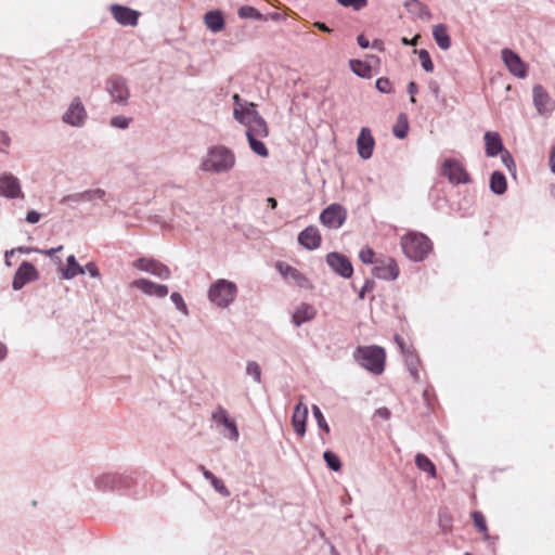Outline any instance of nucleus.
I'll list each match as a JSON object with an SVG mask.
<instances>
[{
	"mask_svg": "<svg viewBox=\"0 0 555 555\" xmlns=\"http://www.w3.org/2000/svg\"><path fill=\"white\" fill-rule=\"evenodd\" d=\"M237 295V286L234 282L219 279L208 289L209 300L219 308L229 307Z\"/></svg>",
	"mask_w": 555,
	"mask_h": 555,
	"instance_id": "nucleus-4",
	"label": "nucleus"
},
{
	"mask_svg": "<svg viewBox=\"0 0 555 555\" xmlns=\"http://www.w3.org/2000/svg\"><path fill=\"white\" fill-rule=\"evenodd\" d=\"M204 24L212 34L222 31L225 27L223 13L220 10H210L204 15Z\"/></svg>",
	"mask_w": 555,
	"mask_h": 555,
	"instance_id": "nucleus-27",
	"label": "nucleus"
},
{
	"mask_svg": "<svg viewBox=\"0 0 555 555\" xmlns=\"http://www.w3.org/2000/svg\"><path fill=\"white\" fill-rule=\"evenodd\" d=\"M375 286H376V283L373 279H366L364 281L363 286L359 291V294H358L359 299H361V300L364 299L365 294L372 292L375 288Z\"/></svg>",
	"mask_w": 555,
	"mask_h": 555,
	"instance_id": "nucleus-52",
	"label": "nucleus"
},
{
	"mask_svg": "<svg viewBox=\"0 0 555 555\" xmlns=\"http://www.w3.org/2000/svg\"><path fill=\"white\" fill-rule=\"evenodd\" d=\"M374 416L388 421L391 416V412L388 408L382 406L375 410Z\"/></svg>",
	"mask_w": 555,
	"mask_h": 555,
	"instance_id": "nucleus-57",
	"label": "nucleus"
},
{
	"mask_svg": "<svg viewBox=\"0 0 555 555\" xmlns=\"http://www.w3.org/2000/svg\"><path fill=\"white\" fill-rule=\"evenodd\" d=\"M375 146V140L372 135L371 130L367 127H363L357 138V151L359 156L367 160L372 157Z\"/></svg>",
	"mask_w": 555,
	"mask_h": 555,
	"instance_id": "nucleus-22",
	"label": "nucleus"
},
{
	"mask_svg": "<svg viewBox=\"0 0 555 555\" xmlns=\"http://www.w3.org/2000/svg\"><path fill=\"white\" fill-rule=\"evenodd\" d=\"M353 358L360 366L373 374H382L385 370L386 351L377 345L359 346Z\"/></svg>",
	"mask_w": 555,
	"mask_h": 555,
	"instance_id": "nucleus-3",
	"label": "nucleus"
},
{
	"mask_svg": "<svg viewBox=\"0 0 555 555\" xmlns=\"http://www.w3.org/2000/svg\"><path fill=\"white\" fill-rule=\"evenodd\" d=\"M414 53H416L418 55L422 68L426 73H431L434 70V63L431 61L429 52L426 49H420V50H414Z\"/></svg>",
	"mask_w": 555,
	"mask_h": 555,
	"instance_id": "nucleus-41",
	"label": "nucleus"
},
{
	"mask_svg": "<svg viewBox=\"0 0 555 555\" xmlns=\"http://www.w3.org/2000/svg\"><path fill=\"white\" fill-rule=\"evenodd\" d=\"M0 196L8 199L25 197L20 180L13 173L2 172L0 175Z\"/></svg>",
	"mask_w": 555,
	"mask_h": 555,
	"instance_id": "nucleus-12",
	"label": "nucleus"
},
{
	"mask_svg": "<svg viewBox=\"0 0 555 555\" xmlns=\"http://www.w3.org/2000/svg\"><path fill=\"white\" fill-rule=\"evenodd\" d=\"M415 464L418 469L429 474L431 477L436 476V472H437L436 466L431 462V460L428 456H426L425 454L417 453L415 455Z\"/></svg>",
	"mask_w": 555,
	"mask_h": 555,
	"instance_id": "nucleus-36",
	"label": "nucleus"
},
{
	"mask_svg": "<svg viewBox=\"0 0 555 555\" xmlns=\"http://www.w3.org/2000/svg\"><path fill=\"white\" fill-rule=\"evenodd\" d=\"M347 217L348 211L341 204L332 203L321 211L319 221L327 229L337 230L344 225Z\"/></svg>",
	"mask_w": 555,
	"mask_h": 555,
	"instance_id": "nucleus-6",
	"label": "nucleus"
},
{
	"mask_svg": "<svg viewBox=\"0 0 555 555\" xmlns=\"http://www.w3.org/2000/svg\"><path fill=\"white\" fill-rule=\"evenodd\" d=\"M246 374L250 375L256 383L261 382V367L256 361L247 362Z\"/></svg>",
	"mask_w": 555,
	"mask_h": 555,
	"instance_id": "nucleus-44",
	"label": "nucleus"
},
{
	"mask_svg": "<svg viewBox=\"0 0 555 555\" xmlns=\"http://www.w3.org/2000/svg\"><path fill=\"white\" fill-rule=\"evenodd\" d=\"M323 460L327 468L331 469L332 472L337 473L341 469V461L335 452L331 450L324 451Z\"/></svg>",
	"mask_w": 555,
	"mask_h": 555,
	"instance_id": "nucleus-40",
	"label": "nucleus"
},
{
	"mask_svg": "<svg viewBox=\"0 0 555 555\" xmlns=\"http://www.w3.org/2000/svg\"><path fill=\"white\" fill-rule=\"evenodd\" d=\"M344 8H352L360 11L367 5V0H336Z\"/></svg>",
	"mask_w": 555,
	"mask_h": 555,
	"instance_id": "nucleus-49",
	"label": "nucleus"
},
{
	"mask_svg": "<svg viewBox=\"0 0 555 555\" xmlns=\"http://www.w3.org/2000/svg\"><path fill=\"white\" fill-rule=\"evenodd\" d=\"M404 356H405V360H404L405 365H406L411 376L413 377L414 380H418L420 374H418L417 366L420 364V358H418L417 353L414 350H406Z\"/></svg>",
	"mask_w": 555,
	"mask_h": 555,
	"instance_id": "nucleus-35",
	"label": "nucleus"
},
{
	"mask_svg": "<svg viewBox=\"0 0 555 555\" xmlns=\"http://www.w3.org/2000/svg\"><path fill=\"white\" fill-rule=\"evenodd\" d=\"M275 268L283 278L293 280L299 287L308 285V279L295 267L284 261H278Z\"/></svg>",
	"mask_w": 555,
	"mask_h": 555,
	"instance_id": "nucleus-25",
	"label": "nucleus"
},
{
	"mask_svg": "<svg viewBox=\"0 0 555 555\" xmlns=\"http://www.w3.org/2000/svg\"><path fill=\"white\" fill-rule=\"evenodd\" d=\"M39 272L29 261H23L14 273L12 288L14 291L22 289L27 283L37 281Z\"/></svg>",
	"mask_w": 555,
	"mask_h": 555,
	"instance_id": "nucleus-15",
	"label": "nucleus"
},
{
	"mask_svg": "<svg viewBox=\"0 0 555 555\" xmlns=\"http://www.w3.org/2000/svg\"><path fill=\"white\" fill-rule=\"evenodd\" d=\"M111 12L115 21L122 26H135L140 13L129 7L121 4H112Z\"/></svg>",
	"mask_w": 555,
	"mask_h": 555,
	"instance_id": "nucleus-20",
	"label": "nucleus"
},
{
	"mask_svg": "<svg viewBox=\"0 0 555 555\" xmlns=\"http://www.w3.org/2000/svg\"><path fill=\"white\" fill-rule=\"evenodd\" d=\"M401 247L406 258L421 262L433 250V242L423 233L409 232L401 237Z\"/></svg>",
	"mask_w": 555,
	"mask_h": 555,
	"instance_id": "nucleus-2",
	"label": "nucleus"
},
{
	"mask_svg": "<svg viewBox=\"0 0 555 555\" xmlns=\"http://www.w3.org/2000/svg\"><path fill=\"white\" fill-rule=\"evenodd\" d=\"M95 201H107L106 192L103 189L86 190L83 192L65 195L64 197H62L61 204L74 208V204L82 202L94 203Z\"/></svg>",
	"mask_w": 555,
	"mask_h": 555,
	"instance_id": "nucleus-11",
	"label": "nucleus"
},
{
	"mask_svg": "<svg viewBox=\"0 0 555 555\" xmlns=\"http://www.w3.org/2000/svg\"><path fill=\"white\" fill-rule=\"evenodd\" d=\"M376 89L384 94H390L392 92V85L387 77H379L375 81Z\"/></svg>",
	"mask_w": 555,
	"mask_h": 555,
	"instance_id": "nucleus-48",
	"label": "nucleus"
},
{
	"mask_svg": "<svg viewBox=\"0 0 555 555\" xmlns=\"http://www.w3.org/2000/svg\"><path fill=\"white\" fill-rule=\"evenodd\" d=\"M308 417V408L304 403L299 402L295 405L292 415V425L296 434L300 437L306 435V424Z\"/></svg>",
	"mask_w": 555,
	"mask_h": 555,
	"instance_id": "nucleus-26",
	"label": "nucleus"
},
{
	"mask_svg": "<svg viewBox=\"0 0 555 555\" xmlns=\"http://www.w3.org/2000/svg\"><path fill=\"white\" fill-rule=\"evenodd\" d=\"M250 131L253 135H258L259 138H266L269 135V127L264 118L259 114L253 124L247 126V130Z\"/></svg>",
	"mask_w": 555,
	"mask_h": 555,
	"instance_id": "nucleus-34",
	"label": "nucleus"
},
{
	"mask_svg": "<svg viewBox=\"0 0 555 555\" xmlns=\"http://www.w3.org/2000/svg\"><path fill=\"white\" fill-rule=\"evenodd\" d=\"M198 469L203 473V476L206 480L210 481L215 478V475L208 470L204 465H199Z\"/></svg>",
	"mask_w": 555,
	"mask_h": 555,
	"instance_id": "nucleus-63",
	"label": "nucleus"
},
{
	"mask_svg": "<svg viewBox=\"0 0 555 555\" xmlns=\"http://www.w3.org/2000/svg\"><path fill=\"white\" fill-rule=\"evenodd\" d=\"M232 100L234 119L245 127L253 124L255 118L259 115L257 105L242 99L237 93L233 94Z\"/></svg>",
	"mask_w": 555,
	"mask_h": 555,
	"instance_id": "nucleus-7",
	"label": "nucleus"
},
{
	"mask_svg": "<svg viewBox=\"0 0 555 555\" xmlns=\"http://www.w3.org/2000/svg\"><path fill=\"white\" fill-rule=\"evenodd\" d=\"M40 218H41V214L31 209L26 214L25 220H26V222H28L30 224H35V223L39 222Z\"/></svg>",
	"mask_w": 555,
	"mask_h": 555,
	"instance_id": "nucleus-56",
	"label": "nucleus"
},
{
	"mask_svg": "<svg viewBox=\"0 0 555 555\" xmlns=\"http://www.w3.org/2000/svg\"><path fill=\"white\" fill-rule=\"evenodd\" d=\"M483 140L488 157H496L506 150L500 133L496 131H486Z\"/></svg>",
	"mask_w": 555,
	"mask_h": 555,
	"instance_id": "nucleus-24",
	"label": "nucleus"
},
{
	"mask_svg": "<svg viewBox=\"0 0 555 555\" xmlns=\"http://www.w3.org/2000/svg\"><path fill=\"white\" fill-rule=\"evenodd\" d=\"M134 267L160 280H169L171 276L170 269L154 258L141 257L134 261Z\"/></svg>",
	"mask_w": 555,
	"mask_h": 555,
	"instance_id": "nucleus-13",
	"label": "nucleus"
},
{
	"mask_svg": "<svg viewBox=\"0 0 555 555\" xmlns=\"http://www.w3.org/2000/svg\"><path fill=\"white\" fill-rule=\"evenodd\" d=\"M409 132V121L405 114H400L398 116L397 122L392 127V133L397 139L406 138Z\"/></svg>",
	"mask_w": 555,
	"mask_h": 555,
	"instance_id": "nucleus-37",
	"label": "nucleus"
},
{
	"mask_svg": "<svg viewBox=\"0 0 555 555\" xmlns=\"http://www.w3.org/2000/svg\"><path fill=\"white\" fill-rule=\"evenodd\" d=\"M400 270L397 261L388 257L383 260H377L372 269V275L384 281H395L398 279Z\"/></svg>",
	"mask_w": 555,
	"mask_h": 555,
	"instance_id": "nucleus-17",
	"label": "nucleus"
},
{
	"mask_svg": "<svg viewBox=\"0 0 555 555\" xmlns=\"http://www.w3.org/2000/svg\"><path fill=\"white\" fill-rule=\"evenodd\" d=\"M17 253L21 254H30V253H40V249L37 247H27V246H20L16 248Z\"/></svg>",
	"mask_w": 555,
	"mask_h": 555,
	"instance_id": "nucleus-61",
	"label": "nucleus"
},
{
	"mask_svg": "<svg viewBox=\"0 0 555 555\" xmlns=\"http://www.w3.org/2000/svg\"><path fill=\"white\" fill-rule=\"evenodd\" d=\"M11 143V139L9 134L4 131H0V153H7V147H9Z\"/></svg>",
	"mask_w": 555,
	"mask_h": 555,
	"instance_id": "nucleus-53",
	"label": "nucleus"
},
{
	"mask_svg": "<svg viewBox=\"0 0 555 555\" xmlns=\"http://www.w3.org/2000/svg\"><path fill=\"white\" fill-rule=\"evenodd\" d=\"M312 414H313V417L318 424V427L323 430L324 433L328 434L330 433V426L321 411V409L317 405V404H313L312 405Z\"/></svg>",
	"mask_w": 555,
	"mask_h": 555,
	"instance_id": "nucleus-42",
	"label": "nucleus"
},
{
	"mask_svg": "<svg viewBox=\"0 0 555 555\" xmlns=\"http://www.w3.org/2000/svg\"><path fill=\"white\" fill-rule=\"evenodd\" d=\"M490 191L495 195H503L507 190L506 177L502 171L495 170L490 176Z\"/></svg>",
	"mask_w": 555,
	"mask_h": 555,
	"instance_id": "nucleus-31",
	"label": "nucleus"
},
{
	"mask_svg": "<svg viewBox=\"0 0 555 555\" xmlns=\"http://www.w3.org/2000/svg\"><path fill=\"white\" fill-rule=\"evenodd\" d=\"M441 175L453 185L470 182V176L465 167L455 158H446L442 163Z\"/></svg>",
	"mask_w": 555,
	"mask_h": 555,
	"instance_id": "nucleus-8",
	"label": "nucleus"
},
{
	"mask_svg": "<svg viewBox=\"0 0 555 555\" xmlns=\"http://www.w3.org/2000/svg\"><path fill=\"white\" fill-rule=\"evenodd\" d=\"M130 117H126L124 115H117L111 118L109 125L117 129H127L131 122Z\"/></svg>",
	"mask_w": 555,
	"mask_h": 555,
	"instance_id": "nucleus-46",
	"label": "nucleus"
},
{
	"mask_svg": "<svg viewBox=\"0 0 555 555\" xmlns=\"http://www.w3.org/2000/svg\"><path fill=\"white\" fill-rule=\"evenodd\" d=\"M395 341L397 343V345L399 346V348L403 354L406 352V350H410L406 347L405 341L401 336L395 335Z\"/></svg>",
	"mask_w": 555,
	"mask_h": 555,
	"instance_id": "nucleus-60",
	"label": "nucleus"
},
{
	"mask_svg": "<svg viewBox=\"0 0 555 555\" xmlns=\"http://www.w3.org/2000/svg\"><path fill=\"white\" fill-rule=\"evenodd\" d=\"M418 40H420V36L418 35L414 36L411 39H409L406 37H402L401 38V43L403 46L414 47V46H416L418 43Z\"/></svg>",
	"mask_w": 555,
	"mask_h": 555,
	"instance_id": "nucleus-58",
	"label": "nucleus"
},
{
	"mask_svg": "<svg viewBox=\"0 0 555 555\" xmlns=\"http://www.w3.org/2000/svg\"><path fill=\"white\" fill-rule=\"evenodd\" d=\"M210 483L212 486V488L218 492L220 493L222 496L227 498L230 495V491L229 489L227 488V486L224 485L223 480L218 478L217 476H215V478L212 480H210Z\"/></svg>",
	"mask_w": 555,
	"mask_h": 555,
	"instance_id": "nucleus-51",
	"label": "nucleus"
},
{
	"mask_svg": "<svg viewBox=\"0 0 555 555\" xmlns=\"http://www.w3.org/2000/svg\"><path fill=\"white\" fill-rule=\"evenodd\" d=\"M87 119V111L79 98H75L62 116L63 122L72 127H82Z\"/></svg>",
	"mask_w": 555,
	"mask_h": 555,
	"instance_id": "nucleus-16",
	"label": "nucleus"
},
{
	"mask_svg": "<svg viewBox=\"0 0 555 555\" xmlns=\"http://www.w3.org/2000/svg\"><path fill=\"white\" fill-rule=\"evenodd\" d=\"M406 92L410 94V102L415 103V94L418 92V86L415 81H410L406 86Z\"/></svg>",
	"mask_w": 555,
	"mask_h": 555,
	"instance_id": "nucleus-54",
	"label": "nucleus"
},
{
	"mask_svg": "<svg viewBox=\"0 0 555 555\" xmlns=\"http://www.w3.org/2000/svg\"><path fill=\"white\" fill-rule=\"evenodd\" d=\"M325 261L336 275L346 280L352 276L353 266L346 255L338 251H331L326 255Z\"/></svg>",
	"mask_w": 555,
	"mask_h": 555,
	"instance_id": "nucleus-10",
	"label": "nucleus"
},
{
	"mask_svg": "<svg viewBox=\"0 0 555 555\" xmlns=\"http://www.w3.org/2000/svg\"><path fill=\"white\" fill-rule=\"evenodd\" d=\"M317 315V309L307 302H301L294 311L292 320L296 326L313 320Z\"/></svg>",
	"mask_w": 555,
	"mask_h": 555,
	"instance_id": "nucleus-28",
	"label": "nucleus"
},
{
	"mask_svg": "<svg viewBox=\"0 0 555 555\" xmlns=\"http://www.w3.org/2000/svg\"><path fill=\"white\" fill-rule=\"evenodd\" d=\"M357 43L361 49H367L370 47V41L363 34L358 35Z\"/></svg>",
	"mask_w": 555,
	"mask_h": 555,
	"instance_id": "nucleus-59",
	"label": "nucleus"
},
{
	"mask_svg": "<svg viewBox=\"0 0 555 555\" xmlns=\"http://www.w3.org/2000/svg\"><path fill=\"white\" fill-rule=\"evenodd\" d=\"M472 517H473V520H474V525L476 527V529L479 531V532H482L486 534V538H488V527H487V522H486V518L483 516V514L479 511H474L472 513Z\"/></svg>",
	"mask_w": 555,
	"mask_h": 555,
	"instance_id": "nucleus-43",
	"label": "nucleus"
},
{
	"mask_svg": "<svg viewBox=\"0 0 555 555\" xmlns=\"http://www.w3.org/2000/svg\"><path fill=\"white\" fill-rule=\"evenodd\" d=\"M360 260L365 264L376 263L375 253L372 248L366 247L360 250L359 253Z\"/></svg>",
	"mask_w": 555,
	"mask_h": 555,
	"instance_id": "nucleus-50",
	"label": "nucleus"
},
{
	"mask_svg": "<svg viewBox=\"0 0 555 555\" xmlns=\"http://www.w3.org/2000/svg\"><path fill=\"white\" fill-rule=\"evenodd\" d=\"M349 67L351 72L360 78L369 79L372 76V66L366 61L352 59L349 61Z\"/></svg>",
	"mask_w": 555,
	"mask_h": 555,
	"instance_id": "nucleus-32",
	"label": "nucleus"
},
{
	"mask_svg": "<svg viewBox=\"0 0 555 555\" xmlns=\"http://www.w3.org/2000/svg\"><path fill=\"white\" fill-rule=\"evenodd\" d=\"M170 300L175 305L177 310H179L180 312H182L185 315L188 314V307H186L184 299L180 293H178V292L171 293Z\"/></svg>",
	"mask_w": 555,
	"mask_h": 555,
	"instance_id": "nucleus-47",
	"label": "nucleus"
},
{
	"mask_svg": "<svg viewBox=\"0 0 555 555\" xmlns=\"http://www.w3.org/2000/svg\"><path fill=\"white\" fill-rule=\"evenodd\" d=\"M85 273H88L91 278H99L100 271L94 262H88L85 267Z\"/></svg>",
	"mask_w": 555,
	"mask_h": 555,
	"instance_id": "nucleus-55",
	"label": "nucleus"
},
{
	"mask_svg": "<svg viewBox=\"0 0 555 555\" xmlns=\"http://www.w3.org/2000/svg\"><path fill=\"white\" fill-rule=\"evenodd\" d=\"M234 165L235 155L231 149L224 145H212L208 149L201 168L207 172L224 173L230 171Z\"/></svg>",
	"mask_w": 555,
	"mask_h": 555,
	"instance_id": "nucleus-1",
	"label": "nucleus"
},
{
	"mask_svg": "<svg viewBox=\"0 0 555 555\" xmlns=\"http://www.w3.org/2000/svg\"><path fill=\"white\" fill-rule=\"evenodd\" d=\"M532 100L537 112L542 116H547L555 109V102L541 85L533 87Z\"/></svg>",
	"mask_w": 555,
	"mask_h": 555,
	"instance_id": "nucleus-18",
	"label": "nucleus"
},
{
	"mask_svg": "<svg viewBox=\"0 0 555 555\" xmlns=\"http://www.w3.org/2000/svg\"><path fill=\"white\" fill-rule=\"evenodd\" d=\"M133 483L132 475L127 473H104L94 479L95 489L102 492L130 489Z\"/></svg>",
	"mask_w": 555,
	"mask_h": 555,
	"instance_id": "nucleus-5",
	"label": "nucleus"
},
{
	"mask_svg": "<svg viewBox=\"0 0 555 555\" xmlns=\"http://www.w3.org/2000/svg\"><path fill=\"white\" fill-rule=\"evenodd\" d=\"M211 418L216 424L222 425L229 430V438L231 440L236 441L238 439L240 433L236 422L234 418L229 416L227 410H224L222 406H218V409L212 413Z\"/></svg>",
	"mask_w": 555,
	"mask_h": 555,
	"instance_id": "nucleus-23",
	"label": "nucleus"
},
{
	"mask_svg": "<svg viewBox=\"0 0 555 555\" xmlns=\"http://www.w3.org/2000/svg\"><path fill=\"white\" fill-rule=\"evenodd\" d=\"M246 139L248 141V145L250 150L260 157H268L269 151L266 146V144L258 139V135H253L250 131H245Z\"/></svg>",
	"mask_w": 555,
	"mask_h": 555,
	"instance_id": "nucleus-33",
	"label": "nucleus"
},
{
	"mask_svg": "<svg viewBox=\"0 0 555 555\" xmlns=\"http://www.w3.org/2000/svg\"><path fill=\"white\" fill-rule=\"evenodd\" d=\"M237 15L240 18L243 20L251 18L257 21H268V17H266V15H263L260 11L250 5H242L237 10Z\"/></svg>",
	"mask_w": 555,
	"mask_h": 555,
	"instance_id": "nucleus-38",
	"label": "nucleus"
},
{
	"mask_svg": "<svg viewBox=\"0 0 555 555\" xmlns=\"http://www.w3.org/2000/svg\"><path fill=\"white\" fill-rule=\"evenodd\" d=\"M79 274H85V268L80 266L74 255L66 259V266L61 268V275L64 280H72Z\"/></svg>",
	"mask_w": 555,
	"mask_h": 555,
	"instance_id": "nucleus-29",
	"label": "nucleus"
},
{
	"mask_svg": "<svg viewBox=\"0 0 555 555\" xmlns=\"http://www.w3.org/2000/svg\"><path fill=\"white\" fill-rule=\"evenodd\" d=\"M132 287L140 289L147 296L156 298H164L168 295V286L165 284H158L145 278L137 279L132 282Z\"/></svg>",
	"mask_w": 555,
	"mask_h": 555,
	"instance_id": "nucleus-19",
	"label": "nucleus"
},
{
	"mask_svg": "<svg viewBox=\"0 0 555 555\" xmlns=\"http://www.w3.org/2000/svg\"><path fill=\"white\" fill-rule=\"evenodd\" d=\"M500 155H501V160H502L503 165L506 167V169L513 176H515L516 175V164H515V160H514L512 154L509 153V151L505 150Z\"/></svg>",
	"mask_w": 555,
	"mask_h": 555,
	"instance_id": "nucleus-45",
	"label": "nucleus"
},
{
	"mask_svg": "<svg viewBox=\"0 0 555 555\" xmlns=\"http://www.w3.org/2000/svg\"><path fill=\"white\" fill-rule=\"evenodd\" d=\"M404 8L420 18H423L425 15H429L428 8L420 2L418 0H406L404 2Z\"/></svg>",
	"mask_w": 555,
	"mask_h": 555,
	"instance_id": "nucleus-39",
	"label": "nucleus"
},
{
	"mask_svg": "<svg viewBox=\"0 0 555 555\" xmlns=\"http://www.w3.org/2000/svg\"><path fill=\"white\" fill-rule=\"evenodd\" d=\"M433 37L437 46L441 50H448L451 47V37L448 34V28L444 24H438L433 27Z\"/></svg>",
	"mask_w": 555,
	"mask_h": 555,
	"instance_id": "nucleus-30",
	"label": "nucleus"
},
{
	"mask_svg": "<svg viewBox=\"0 0 555 555\" xmlns=\"http://www.w3.org/2000/svg\"><path fill=\"white\" fill-rule=\"evenodd\" d=\"M106 91L109 93L112 101L119 105H127L130 91L126 79L120 75H112L105 82Z\"/></svg>",
	"mask_w": 555,
	"mask_h": 555,
	"instance_id": "nucleus-9",
	"label": "nucleus"
},
{
	"mask_svg": "<svg viewBox=\"0 0 555 555\" xmlns=\"http://www.w3.org/2000/svg\"><path fill=\"white\" fill-rule=\"evenodd\" d=\"M297 241L307 250H315L321 246L322 236L317 227L308 225L298 233Z\"/></svg>",
	"mask_w": 555,
	"mask_h": 555,
	"instance_id": "nucleus-21",
	"label": "nucleus"
},
{
	"mask_svg": "<svg viewBox=\"0 0 555 555\" xmlns=\"http://www.w3.org/2000/svg\"><path fill=\"white\" fill-rule=\"evenodd\" d=\"M548 163L552 173L555 175V145L551 149Z\"/></svg>",
	"mask_w": 555,
	"mask_h": 555,
	"instance_id": "nucleus-62",
	"label": "nucleus"
},
{
	"mask_svg": "<svg viewBox=\"0 0 555 555\" xmlns=\"http://www.w3.org/2000/svg\"><path fill=\"white\" fill-rule=\"evenodd\" d=\"M314 26L320 30V31H323V33H326V34H331L333 33V29L330 28L326 24L322 23V22H315L314 23Z\"/></svg>",
	"mask_w": 555,
	"mask_h": 555,
	"instance_id": "nucleus-64",
	"label": "nucleus"
},
{
	"mask_svg": "<svg viewBox=\"0 0 555 555\" xmlns=\"http://www.w3.org/2000/svg\"><path fill=\"white\" fill-rule=\"evenodd\" d=\"M501 54L505 66L512 75L519 79H524L528 76V65L521 60L518 53L508 48H504Z\"/></svg>",
	"mask_w": 555,
	"mask_h": 555,
	"instance_id": "nucleus-14",
	"label": "nucleus"
}]
</instances>
